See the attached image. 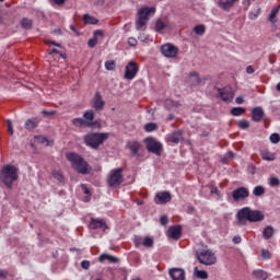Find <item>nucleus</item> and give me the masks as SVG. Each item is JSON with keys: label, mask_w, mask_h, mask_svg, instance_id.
<instances>
[{"label": "nucleus", "mask_w": 280, "mask_h": 280, "mask_svg": "<svg viewBox=\"0 0 280 280\" xmlns=\"http://www.w3.org/2000/svg\"><path fill=\"white\" fill-rule=\"evenodd\" d=\"M261 158L264 161H275V159H276L275 153L269 152V151H262Z\"/></svg>", "instance_id": "obj_34"}, {"label": "nucleus", "mask_w": 280, "mask_h": 280, "mask_svg": "<svg viewBox=\"0 0 280 280\" xmlns=\"http://www.w3.org/2000/svg\"><path fill=\"white\" fill-rule=\"evenodd\" d=\"M48 54L49 56H54V54H60V50L52 48Z\"/></svg>", "instance_id": "obj_62"}, {"label": "nucleus", "mask_w": 280, "mask_h": 280, "mask_svg": "<svg viewBox=\"0 0 280 280\" xmlns=\"http://www.w3.org/2000/svg\"><path fill=\"white\" fill-rule=\"evenodd\" d=\"M135 244H136V246H139V244H141V237H136Z\"/></svg>", "instance_id": "obj_64"}, {"label": "nucleus", "mask_w": 280, "mask_h": 280, "mask_svg": "<svg viewBox=\"0 0 280 280\" xmlns=\"http://www.w3.org/2000/svg\"><path fill=\"white\" fill-rule=\"evenodd\" d=\"M269 185H270V187H279V185H280L279 177H270Z\"/></svg>", "instance_id": "obj_45"}, {"label": "nucleus", "mask_w": 280, "mask_h": 280, "mask_svg": "<svg viewBox=\"0 0 280 280\" xmlns=\"http://www.w3.org/2000/svg\"><path fill=\"white\" fill-rule=\"evenodd\" d=\"M148 152L152 154H156V156H161V152H163V144L154 140V138H147L144 140Z\"/></svg>", "instance_id": "obj_8"}, {"label": "nucleus", "mask_w": 280, "mask_h": 280, "mask_svg": "<svg viewBox=\"0 0 280 280\" xmlns=\"http://www.w3.org/2000/svg\"><path fill=\"white\" fill-rule=\"evenodd\" d=\"M0 180L8 187V189H12L15 180H19V168L12 164L2 166L0 171Z\"/></svg>", "instance_id": "obj_2"}, {"label": "nucleus", "mask_w": 280, "mask_h": 280, "mask_svg": "<svg viewBox=\"0 0 280 280\" xmlns=\"http://www.w3.org/2000/svg\"><path fill=\"white\" fill-rule=\"evenodd\" d=\"M98 261L101 264H104V261H108L109 264H119V258L115 257V256H110L108 254H102L98 257Z\"/></svg>", "instance_id": "obj_24"}, {"label": "nucleus", "mask_w": 280, "mask_h": 280, "mask_svg": "<svg viewBox=\"0 0 280 280\" xmlns=\"http://www.w3.org/2000/svg\"><path fill=\"white\" fill-rule=\"evenodd\" d=\"M250 196V190L246 187H238L232 191V198L234 202H240V200H246Z\"/></svg>", "instance_id": "obj_12"}, {"label": "nucleus", "mask_w": 280, "mask_h": 280, "mask_svg": "<svg viewBox=\"0 0 280 280\" xmlns=\"http://www.w3.org/2000/svg\"><path fill=\"white\" fill-rule=\"evenodd\" d=\"M128 45H130V47H137V38L129 37L128 38Z\"/></svg>", "instance_id": "obj_52"}, {"label": "nucleus", "mask_w": 280, "mask_h": 280, "mask_svg": "<svg viewBox=\"0 0 280 280\" xmlns=\"http://www.w3.org/2000/svg\"><path fill=\"white\" fill-rule=\"evenodd\" d=\"M90 229L97 230V229H108V225H106V221L103 219H91L90 221Z\"/></svg>", "instance_id": "obj_20"}, {"label": "nucleus", "mask_w": 280, "mask_h": 280, "mask_svg": "<svg viewBox=\"0 0 280 280\" xmlns=\"http://www.w3.org/2000/svg\"><path fill=\"white\" fill-rule=\"evenodd\" d=\"M254 275L255 277H257V279H262V280L268 279V275L261 269L254 271Z\"/></svg>", "instance_id": "obj_41"}, {"label": "nucleus", "mask_w": 280, "mask_h": 280, "mask_svg": "<svg viewBox=\"0 0 280 280\" xmlns=\"http://www.w3.org/2000/svg\"><path fill=\"white\" fill-rule=\"evenodd\" d=\"M142 245L145 247V248H152L154 246V240L150 236H147L143 242H142Z\"/></svg>", "instance_id": "obj_38"}, {"label": "nucleus", "mask_w": 280, "mask_h": 280, "mask_svg": "<svg viewBox=\"0 0 280 280\" xmlns=\"http://www.w3.org/2000/svg\"><path fill=\"white\" fill-rule=\"evenodd\" d=\"M237 1H240V0H225V1L219 0L218 5H219V8H221V10L229 12V10H231V8H233V5H235V3H237Z\"/></svg>", "instance_id": "obj_23"}, {"label": "nucleus", "mask_w": 280, "mask_h": 280, "mask_svg": "<svg viewBox=\"0 0 280 280\" xmlns=\"http://www.w3.org/2000/svg\"><path fill=\"white\" fill-rule=\"evenodd\" d=\"M107 183L109 187H118V185H121V183H124V168L119 167L113 170L107 179Z\"/></svg>", "instance_id": "obj_7"}, {"label": "nucleus", "mask_w": 280, "mask_h": 280, "mask_svg": "<svg viewBox=\"0 0 280 280\" xmlns=\"http://www.w3.org/2000/svg\"><path fill=\"white\" fill-rule=\"evenodd\" d=\"M201 80H200V75L198 74V72L192 71L189 73V83L191 84V86H196L198 84H200Z\"/></svg>", "instance_id": "obj_27"}, {"label": "nucleus", "mask_w": 280, "mask_h": 280, "mask_svg": "<svg viewBox=\"0 0 280 280\" xmlns=\"http://www.w3.org/2000/svg\"><path fill=\"white\" fill-rule=\"evenodd\" d=\"M97 36H104V32L101 30L94 32V37L89 39L88 46L93 49L97 45Z\"/></svg>", "instance_id": "obj_26"}, {"label": "nucleus", "mask_w": 280, "mask_h": 280, "mask_svg": "<svg viewBox=\"0 0 280 280\" xmlns=\"http://www.w3.org/2000/svg\"><path fill=\"white\" fill-rule=\"evenodd\" d=\"M277 14H279V7L272 9L271 13L269 14V21L270 23H276L277 22Z\"/></svg>", "instance_id": "obj_39"}, {"label": "nucleus", "mask_w": 280, "mask_h": 280, "mask_svg": "<svg viewBox=\"0 0 280 280\" xmlns=\"http://www.w3.org/2000/svg\"><path fill=\"white\" fill-rule=\"evenodd\" d=\"M57 113L58 112H56V110H47V109H44L43 112H42V114L45 116V117H51V116H54V115H57Z\"/></svg>", "instance_id": "obj_50"}, {"label": "nucleus", "mask_w": 280, "mask_h": 280, "mask_svg": "<svg viewBox=\"0 0 280 280\" xmlns=\"http://www.w3.org/2000/svg\"><path fill=\"white\" fill-rule=\"evenodd\" d=\"M81 189L83 190V194H85L86 196H91V190L89 189V187H86L85 184L81 185Z\"/></svg>", "instance_id": "obj_53"}, {"label": "nucleus", "mask_w": 280, "mask_h": 280, "mask_svg": "<svg viewBox=\"0 0 280 280\" xmlns=\"http://www.w3.org/2000/svg\"><path fill=\"white\" fill-rule=\"evenodd\" d=\"M52 176L54 178H56V180H58L59 183H62V180H65V176L62 175V173L60 171H55L52 172Z\"/></svg>", "instance_id": "obj_44"}, {"label": "nucleus", "mask_w": 280, "mask_h": 280, "mask_svg": "<svg viewBox=\"0 0 280 280\" xmlns=\"http://www.w3.org/2000/svg\"><path fill=\"white\" fill-rule=\"evenodd\" d=\"M168 222H170V219L167 218V215H162L160 218V223L162 224V226H167Z\"/></svg>", "instance_id": "obj_49"}, {"label": "nucleus", "mask_w": 280, "mask_h": 280, "mask_svg": "<svg viewBox=\"0 0 280 280\" xmlns=\"http://www.w3.org/2000/svg\"><path fill=\"white\" fill-rule=\"evenodd\" d=\"M104 3H106L105 0H96V1L94 2V5H100V7L102 8V7H104Z\"/></svg>", "instance_id": "obj_59"}, {"label": "nucleus", "mask_w": 280, "mask_h": 280, "mask_svg": "<svg viewBox=\"0 0 280 280\" xmlns=\"http://www.w3.org/2000/svg\"><path fill=\"white\" fill-rule=\"evenodd\" d=\"M38 124H40V119L38 118H30L25 121L24 128L25 130H28V132H32V130H35V128H38Z\"/></svg>", "instance_id": "obj_21"}, {"label": "nucleus", "mask_w": 280, "mask_h": 280, "mask_svg": "<svg viewBox=\"0 0 280 280\" xmlns=\"http://www.w3.org/2000/svg\"><path fill=\"white\" fill-rule=\"evenodd\" d=\"M108 139V133L104 132H89L83 137V141L88 148L97 150Z\"/></svg>", "instance_id": "obj_4"}, {"label": "nucleus", "mask_w": 280, "mask_h": 280, "mask_svg": "<svg viewBox=\"0 0 280 280\" xmlns=\"http://www.w3.org/2000/svg\"><path fill=\"white\" fill-rule=\"evenodd\" d=\"M168 275L172 280H186V273L184 269L180 268H172L168 270Z\"/></svg>", "instance_id": "obj_18"}, {"label": "nucleus", "mask_w": 280, "mask_h": 280, "mask_svg": "<svg viewBox=\"0 0 280 280\" xmlns=\"http://www.w3.org/2000/svg\"><path fill=\"white\" fill-rule=\"evenodd\" d=\"M56 5H65V0H52Z\"/></svg>", "instance_id": "obj_61"}, {"label": "nucleus", "mask_w": 280, "mask_h": 280, "mask_svg": "<svg viewBox=\"0 0 280 280\" xmlns=\"http://www.w3.org/2000/svg\"><path fill=\"white\" fill-rule=\"evenodd\" d=\"M7 126H8V132H9V135H14V127H13V125H12V120H10V119H8L7 120Z\"/></svg>", "instance_id": "obj_47"}, {"label": "nucleus", "mask_w": 280, "mask_h": 280, "mask_svg": "<svg viewBox=\"0 0 280 280\" xmlns=\"http://www.w3.org/2000/svg\"><path fill=\"white\" fill-rule=\"evenodd\" d=\"M180 50L178 47L174 46L173 44H164L161 47V54L164 58H176Z\"/></svg>", "instance_id": "obj_10"}, {"label": "nucleus", "mask_w": 280, "mask_h": 280, "mask_svg": "<svg viewBox=\"0 0 280 280\" xmlns=\"http://www.w3.org/2000/svg\"><path fill=\"white\" fill-rule=\"evenodd\" d=\"M83 120L85 121L86 128H93L94 126H97V121H95V112L92 109L83 113Z\"/></svg>", "instance_id": "obj_14"}, {"label": "nucleus", "mask_w": 280, "mask_h": 280, "mask_svg": "<svg viewBox=\"0 0 280 280\" xmlns=\"http://www.w3.org/2000/svg\"><path fill=\"white\" fill-rule=\"evenodd\" d=\"M167 141L170 143L178 144L180 141H183V130L178 129L167 135Z\"/></svg>", "instance_id": "obj_17"}, {"label": "nucleus", "mask_w": 280, "mask_h": 280, "mask_svg": "<svg viewBox=\"0 0 280 280\" xmlns=\"http://www.w3.org/2000/svg\"><path fill=\"white\" fill-rule=\"evenodd\" d=\"M230 113H231V115H233V117H242V115L246 114V108L233 107Z\"/></svg>", "instance_id": "obj_31"}, {"label": "nucleus", "mask_w": 280, "mask_h": 280, "mask_svg": "<svg viewBox=\"0 0 280 280\" xmlns=\"http://www.w3.org/2000/svg\"><path fill=\"white\" fill-rule=\"evenodd\" d=\"M37 139H38L39 143H46V145H49V140H47V138L38 137Z\"/></svg>", "instance_id": "obj_58"}, {"label": "nucleus", "mask_w": 280, "mask_h": 280, "mask_svg": "<svg viewBox=\"0 0 280 280\" xmlns=\"http://www.w3.org/2000/svg\"><path fill=\"white\" fill-rule=\"evenodd\" d=\"M196 257L199 264H202L203 266H213L214 264H218L215 253L211 249L197 250Z\"/></svg>", "instance_id": "obj_6"}, {"label": "nucleus", "mask_w": 280, "mask_h": 280, "mask_svg": "<svg viewBox=\"0 0 280 280\" xmlns=\"http://www.w3.org/2000/svg\"><path fill=\"white\" fill-rule=\"evenodd\" d=\"M159 129V125H156V122H148L144 126V130L145 132H154V130Z\"/></svg>", "instance_id": "obj_36"}, {"label": "nucleus", "mask_w": 280, "mask_h": 280, "mask_svg": "<svg viewBox=\"0 0 280 280\" xmlns=\"http://www.w3.org/2000/svg\"><path fill=\"white\" fill-rule=\"evenodd\" d=\"M237 126L241 130H248V128H250V121L242 119L237 122Z\"/></svg>", "instance_id": "obj_37"}, {"label": "nucleus", "mask_w": 280, "mask_h": 280, "mask_svg": "<svg viewBox=\"0 0 280 280\" xmlns=\"http://www.w3.org/2000/svg\"><path fill=\"white\" fill-rule=\"evenodd\" d=\"M126 147L130 150L132 156H137L139 154V150H141V143L138 141H128Z\"/></svg>", "instance_id": "obj_22"}, {"label": "nucleus", "mask_w": 280, "mask_h": 280, "mask_svg": "<svg viewBox=\"0 0 280 280\" xmlns=\"http://www.w3.org/2000/svg\"><path fill=\"white\" fill-rule=\"evenodd\" d=\"M272 254L270 253V250L268 249H262L261 250V258L262 259H271Z\"/></svg>", "instance_id": "obj_46"}, {"label": "nucleus", "mask_w": 280, "mask_h": 280, "mask_svg": "<svg viewBox=\"0 0 280 280\" xmlns=\"http://www.w3.org/2000/svg\"><path fill=\"white\" fill-rule=\"evenodd\" d=\"M115 67H117V65L115 63V60H107L105 62V69L107 71H115Z\"/></svg>", "instance_id": "obj_42"}, {"label": "nucleus", "mask_w": 280, "mask_h": 280, "mask_svg": "<svg viewBox=\"0 0 280 280\" xmlns=\"http://www.w3.org/2000/svg\"><path fill=\"white\" fill-rule=\"evenodd\" d=\"M210 194H215V196H220V189L215 186L210 187Z\"/></svg>", "instance_id": "obj_54"}, {"label": "nucleus", "mask_w": 280, "mask_h": 280, "mask_svg": "<svg viewBox=\"0 0 280 280\" xmlns=\"http://www.w3.org/2000/svg\"><path fill=\"white\" fill-rule=\"evenodd\" d=\"M270 141H271V143H279V141H280V136H279V133H272V135L270 136Z\"/></svg>", "instance_id": "obj_48"}, {"label": "nucleus", "mask_w": 280, "mask_h": 280, "mask_svg": "<svg viewBox=\"0 0 280 280\" xmlns=\"http://www.w3.org/2000/svg\"><path fill=\"white\" fill-rule=\"evenodd\" d=\"M264 218V212L259 210H250L248 207L238 210L236 213L238 226H246L247 222H261Z\"/></svg>", "instance_id": "obj_1"}, {"label": "nucleus", "mask_w": 280, "mask_h": 280, "mask_svg": "<svg viewBox=\"0 0 280 280\" xmlns=\"http://www.w3.org/2000/svg\"><path fill=\"white\" fill-rule=\"evenodd\" d=\"M8 277V271L0 270V279H5Z\"/></svg>", "instance_id": "obj_60"}, {"label": "nucleus", "mask_w": 280, "mask_h": 280, "mask_svg": "<svg viewBox=\"0 0 280 280\" xmlns=\"http://www.w3.org/2000/svg\"><path fill=\"white\" fill-rule=\"evenodd\" d=\"M156 13V8L154 7H143L138 10V19L136 21V30H145V25L150 21V15Z\"/></svg>", "instance_id": "obj_5"}, {"label": "nucleus", "mask_w": 280, "mask_h": 280, "mask_svg": "<svg viewBox=\"0 0 280 280\" xmlns=\"http://www.w3.org/2000/svg\"><path fill=\"white\" fill-rule=\"evenodd\" d=\"M66 159L71 163L73 170L78 172V174L86 175L89 172H91V166L89 165V162L82 158V155L75 153V152H69L66 153Z\"/></svg>", "instance_id": "obj_3"}, {"label": "nucleus", "mask_w": 280, "mask_h": 280, "mask_svg": "<svg viewBox=\"0 0 280 280\" xmlns=\"http://www.w3.org/2000/svg\"><path fill=\"white\" fill-rule=\"evenodd\" d=\"M232 242L233 244H242V236H234Z\"/></svg>", "instance_id": "obj_57"}, {"label": "nucleus", "mask_w": 280, "mask_h": 280, "mask_svg": "<svg viewBox=\"0 0 280 280\" xmlns=\"http://www.w3.org/2000/svg\"><path fill=\"white\" fill-rule=\"evenodd\" d=\"M264 108L261 107H254L252 110V121H256V124H259L264 119Z\"/></svg>", "instance_id": "obj_19"}, {"label": "nucleus", "mask_w": 280, "mask_h": 280, "mask_svg": "<svg viewBox=\"0 0 280 280\" xmlns=\"http://www.w3.org/2000/svg\"><path fill=\"white\" fill-rule=\"evenodd\" d=\"M217 91L222 102H225V104H231V102H233V97H235V92L233 91V88L231 86H225L221 89L218 88Z\"/></svg>", "instance_id": "obj_9"}, {"label": "nucleus", "mask_w": 280, "mask_h": 280, "mask_svg": "<svg viewBox=\"0 0 280 280\" xmlns=\"http://www.w3.org/2000/svg\"><path fill=\"white\" fill-rule=\"evenodd\" d=\"M83 22L85 25H97V23H100V21L97 20V18L90 15V14H84L83 15Z\"/></svg>", "instance_id": "obj_28"}, {"label": "nucleus", "mask_w": 280, "mask_h": 280, "mask_svg": "<svg viewBox=\"0 0 280 280\" xmlns=\"http://www.w3.org/2000/svg\"><path fill=\"white\" fill-rule=\"evenodd\" d=\"M164 106L167 110H172V108H178L180 106V102L168 98L165 101Z\"/></svg>", "instance_id": "obj_29"}, {"label": "nucleus", "mask_w": 280, "mask_h": 280, "mask_svg": "<svg viewBox=\"0 0 280 280\" xmlns=\"http://www.w3.org/2000/svg\"><path fill=\"white\" fill-rule=\"evenodd\" d=\"M32 25H34L32 20H30L27 18H23L21 20V27H23V30H32Z\"/></svg>", "instance_id": "obj_32"}, {"label": "nucleus", "mask_w": 280, "mask_h": 280, "mask_svg": "<svg viewBox=\"0 0 280 280\" xmlns=\"http://www.w3.org/2000/svg\"><path fill=\"white\" fill-rule=\"evenodd\" d=\"M236 104H242L244 102V98L242 96H238L235 98Z\"/></svg>", "instance_id": "obj_63"}, {"label": "nucleus", "mask_w": 280, "mask_h": 280, "mask_svg": "<svg viewBox=\"0 0 280 280\" xmlns=\"http://www.w3.org/2000/svg\"><path fill=\"white\" fill-rule=\"evenodd\" d=\"M253 194L254 196L259 198L260 196H264V194H266V188H264V186H256L253 189Z\"/></svg>", "instance_id": "obj_35"}, {"label": "nucleus", "mask_w": 280, "mask_h": 280, "mask_svg": "<svg viewBox=\"0 0 280 280\" xmlns=\"http://www.w3.org/2000/svg\"><path fill=\"white\" fill-rule=\"evenodd\" d=\"M72 126H74V128H86V122L84 121V118H73L71 120Z\"/></svg>", "instance_id": "obj_30"}, {"label": "nucleus", "mask_w": 280, "mask_h": 280, "mask_svg": "<svg viewBox=\"0 0 280 280\" xmlns=\"http://www.w3.org/2000/svg\"><path fill=\"white\" fill-rule=\"evenodd\" d=\"M195 275L197 279H209V273L205 270H198V267H195Z\"/></svg>", "instance_id": "obj_33"}, {"label": "nucleus", "mask_w": 280, "mask_h": 280, "mask_svg": "<svg viewBox=\"0 0 280 280\" xmlns=\"http://www.w3.org/2000/svg\"><path fill=\"white\" fill-rule=\"evenodd\" d=\"M104 106H106V102L102 98V94L100 92H95L94 98L92 100V107L96 113L104 110Z\"/></svg>", "instance_id": "obj_13"}, {"label": "nucleus", "mask_w": 280, "mask_h": 280, "mask_svg": "<svg viewBox=\"0 0 280 280\" xmlns=\"http://www.w3.org/2000/svg\"><path fill=\"white\" fill-rule=\"evenodd\" d=\"M165 22L158 20L155 23V32H163L165 30Z\"/></svg>", "instance_id": "obj_43"}, {"label": "nucleus", "mask_w": 280, "mask_h": 280, "mask_svg": "<svg viewBox=\"0 0 280 280\" xmlns=\"http://www.w3.org/2000/svg\"><path fill=\"white\" fill-rule=\"evenodd\" d=\"M46 45H52L54 47H62V44L56 43L54 40H46Z\"/></svg>", "instance_id": "obj_55"}, {"label": "nucleus", "mask_w": 280, "mask_h": 280, "mask_svg": "<svg viewBox=\"0 0 280 280\" xmlns=\"http://www.w3.org/2000/svg\"><path fill=\"white\" fill-rule=\"evenodd\" d=\"M167 235L171 240H180L183 235V228L180 225H173L168 228Z\"/></svg>", "instance_id": "obj_16"}, {"label": "nucleus", "mask_w": 280, "mask_h": 280, "mask_svg": "<svg viewBox=\"0 0 280 280\" xmlns=\"http://www.w3.org/2000/svg\"><path fill=\"white\" fill-rule=\"evenodd\" d=\"M246 73H248V75H252V73H255V68H253V66H247Z\"/></svg>", "instance_id": "obj_56"}, {"label": "nucleus", "mask_w": 280, "mask_h": 280, "mask_svg": "<svg viewBox=\"0 0 280 280\" xmlns=\"http://www.w3.org/2000/svg\"><path fill=\"white\" fill-rule=\"evenodd\" d=\"M139 73V65L135 61H130L125 68V80H135Z\"/></svg>", "instance_id": "obj_11"}, {"label": "nucleus", "mask_w": 280, "mask_h": 280, "mask_svg": "<svg viewBox=\"0 0 280 280\" xmlns=\"http://www.w3.org/2000/svg\"><path fill=\"white\" fill-rule=\"evenodd\" d=\"M194 32L198 36H202V34H205V32H207V28L205 27V25L200 24V25H197L194 27Z\"/></svg>", "instance_id": "obj_40"}, {"label": "nucleus", "mask_w": 280, "mask_h": 280, "mask_svg": "<svg viewBox=\"0 0 280 280\" xmlns=\"http://www.w3.org/2000/svg\"><path fill=\"white\" fill-rule=\"evenodd\" d=\"M81 267L83 268V270H89V268H91V261L89 260L81 261Z\"/></svg>", "instance_id": "obj_51"}, {"label": "nucleus", "mask_w": 280, "mask_h": 280, "mask_svg": "<svg viewBox=\"0 0 280 280\" xmlns=\"http://www.w3.org/2000/svg\"><path fill=\"white\" fill-rule=\"evenodd\" d=\"M172 201V194L170 191H162L155 195V205H167Z\"/></svg>", "instance_id": "obj_15"}, {"label": "nucleus", "mask_w": 280, "mask_h": 280, "mask_svg": "<svg viewBox=\"0 0 280 280\" xmlns=\"http://www.w3.org/2000/svg\"><path fill=\"white\" fill-rule=\"evenodd\" d=\"M273 236H275V228H272V225H267L262 230L264 240H272Z\"/></svg>", "instance_id": "obj_25"}]
</instances>
